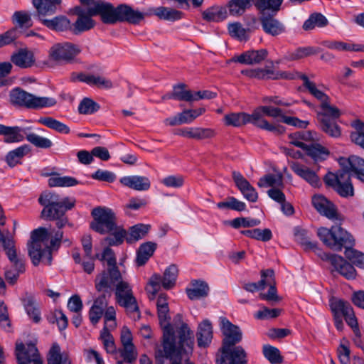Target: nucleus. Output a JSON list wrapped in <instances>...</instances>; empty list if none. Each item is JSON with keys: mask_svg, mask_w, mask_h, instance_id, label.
Listing matches in <instances>:
<instances>
[{"mask_svg": "<svg viewBox=\"0 0 364 364\" xmlns=\"http://www.w3.org/2000/svg\"><path fill=\"white\" fill-rule=\"evenodd\" d=\"M175 324L177 328L178 341L173 342L169 331L165 332L164 341L155 351L156 359L159 362L164 363L165 360H168L171 364H181L183 355H188L193 353V332L186 323L182 322L181 316H176Z\"/></svg>", "mask_w": 364, "mask_h": 364, "instance_id": "1", "label": "nucleus"}, {"mask_svg": "<svg viewBox=\"0 0 364 364\" xmlns=\"http://www.w3.org/2000/svg\"><path fill=\"white\" fill-rule=\"evenodd\" d=\"M339 164L342 169L336 173L326 174L325 183L332 186L343 197L353 196L354 189L350 181V171L354 173L358 179L364 181V159L353 155L349 158H341Z\"/></svg>", "mask_w": 364, "mask_h": 364, "instance_id": "2", "label": "nucleus"}, {"mask_svg": "<svg viewBox=\"0 0 364 364\" xmlns=\"http://www.w3.org/2000/svg\"><path fill=\"white\" fill-rule=\"evenodd\" d=\"M62 237V232L58 231L52 236L48 245L49 234L46 228H40L32 231L28 249L33 264L36 266L42 261L46 264H50L51 251L59 246Z\"/></svg>", "mask_w": 364, "mask_h": 364, "instance_id": "3", "label": "nucleus"}, {"mask_svg": "<svg viewBox=\"0 0 364 364\" xmlns=\"http://www.w3.org/2000/svg\"><path fill=\"white\" fill-rule=\"evenodd\" d=\"M38 201L44 206L41 212L42 218L50 220L64 215L67 210L75 206L76 202L73 198H64L59 200V196L52 193L41 194Z\"/></svg>", "mask_w": 364, "mask_h": 364, "instance_id": "4", "label": "nucleus"}, {"mask_svg": "<svg viewBox=\"0 0 364 364\" xmlns=\"http://www.w3.org/2000/svg\"><path fill=\"white\" fill-rule=\"evenodd\" d=\"M320 240L329 248L335 251H341L343 247H350L354 245L353 236L341 226H332L331 229L320 228L318 230Z\"/></svg>", "mask_w": 364, "mask_h": 364, "instance_id": "5", "label": "nucleus"}, {"mask_svg": "<svg viewBox=\"0 0 364 364\" xmlns=\"http://www.w3.org/2000/svg\"><path fill=\"white\" fill-rule=\"evenodd\" d=\"M10 100L14 105L33 109L50 107L57 103L53 97L36 96L20 88H15L11 91Z\"/></svg>", "mask_w": 364, "mask_h": 364, "instance_id": "6", "label": "nucleus"}, {"mask_svg": "<svg viewBox=\"0 0 364 364\" xmlns=\"http://www.w3.org/2000/svg\"><path fill=\"white\" fill-rule=\"evenodd\" d=\"M284 115L282 109L272 106H259L254 110L256 127L277 134H283L285 132V127L279 124L269 123L265 119L264 116L277 119L278 122H282Z\"/></svg>", "mask_w": 364, "mask_h": 364, "instance_id": "7", "label": "nucleus"}, {"mask_svg": "<svg viewBox=\"0 0 364 364\" xmlns=\"http://www.w3.org/2000/svg\"><path fill=\"white\" fill-rule=\"evenodd\" d=\"M320 108L321 111L317 112V119L323 131L333 137L339 136L341 130L334 121L341 116L339 109L331 104L330 99L320 105Z\"/></svg>", "mask_w": 364, "mask_h": 364, "instance_id": "8", "label": "nucleus"}, {"mask_svg": "<svg viewBox=\"0 0 364 364\" xmlns=\"http://www.w3.org/2000/svg\"><path fill=\"white\" fill-rule=\"evenodd\" d=\"M92 215L94 220L90 227L93 230L100 234H106L117 229L116 216L112 209L106 207H97L92 210Z\"/></svg>", "mask_w": 364, "mask_h": 364, "instance_id": "9", "label": "nucleus"}, {"mask_svg": "<svg viewBox=\"0 0 364 364\" xmlns=\"http://www.w3.org/2000/svg\"><path fill=\"white\" fill-rule=\"evenodd\" d=\"M116 302L124 308L128 314L139 312V308L136 297L134 295L130 284L123 280L118 282L114 289Z\"/></svg>", "mask_w": 364, "mask_h": 364, "instance_id": "10", "label": "nucleus"}, {"mask_svg": "<svg viewBox=\"0 0 364 364\" xmlns=\"http://www.w3.org/2000/svg\"><path fill=\"white\" fill-rule=\"evenodd\" d=\"M156 306L158 310V316L160 321V325L163 329V341H164V334L166 331H169L171 334V341L173 342L178 341L177 328L175 324V319L177 316H181V321L183 323L182 316L177 314L173 318V325L170 324L168 316L169 309L168 304V298L166 294H160L157 298Z\"/></svg>", "mask_w": 364, "mask_h": 364, "instance_id": "11", "label": "nucleus"}, {"mask_svg": "<svg viewBox=\"0 0 364 364\" xmlns=\"http://www.w3.org/2000/svg\"><path fill=\"white\" fill-rule=\"evenodd\" d=\"M78 45L70 42L54 44L49 50V60L57 62H70L81 52Z\"/></svg>", "mask_w": 364, "mask_h": 364, "instance_id": "12", "label": "nucleus"}, {"mask_svg": "<svg viewBox=\"0 0 364 364\" xmlns=\"http://www.w3.org/2000/svg\"><path fill=\"white\" fill-rule=\"evenodd\" d=\"M88 14L90 16L100 15L104 23L114 24L119 21V6L114 7L109 2L97 1L88 8Z\"/></svg>", "mask_w": 364, "mask_h": 364, "instance_id": "13", "label": "nucleus"}, {"mask_svg": "<svg viewBox=\"0 0 364 364\" xmlns=\"http://www.w3.org/2000/svg\"><path fill=\"white\" fill-rule=\"evenodd\" d=\"M320 257L328 262L331 266V271L336 272L347 279H353L356 277L354 267L348 262L341 256L335 254L323 252Z\"/></svg>", "mask_w": 364, "mask_h": 364, "instance_id": "14", "label": "nucleus"}, {"mask_svg": "<svg viewBox=\"0 0 364 364\" xmlns=\"http://www.w3.org/2000/svg\"><path fill=\"white\" fill-rule=\"evenodd\" d=\"M246 353L241 346H223L216 356V364H246Z\"/></svg>", "mask_w": 364, "mask_h": 364, "instance_id": "15", "label": "nucleus"}, {"mask_svg": "<svg viewBox=\"0 0 364 364\" xmlns=\"http://www.w3.org/2000/svg\"><path fill=\"white\" fill-rule=\"evenodd\" d=\"M15 353L18 363L43 364V360L34 343L30 342L24 344L21 341H16Z\"/></svg>", "mask_w": 364, "mask_h": 364, "instance_id": "16", "label": "nucleus"}, {"mask_svg": "<svg viewBox=\"0 0 364 364\" xmlns=\"http://www.w3.org/2000/svg\"><path fill=\"white\" fill-rule=\"evenodd\" d=\"M122 281V276L118 267L108 268L99 274L95 279V287L98 291H105L117 287L118 282Z\"/></svg>", "mask_w": 364, "mask_h": 364, "instance_id": "17", "label": "nucleus"}, {"mask_svg": "<svg viewBox=\"0 0 364 364\" xmlns=\"http://www.w3.org/2000/svg\"><path fill=\"white\" fill-rule=\"evenodd\" d=\"M330 306L333 314H342L347 323L354 330H358L357 319L349 303L341 299H333Z\"/></svg>", "mask_w": 364, "mask_h": 364, "instance_id": "18", "label": "nucleus"}, {"mask_svg": "<svg viewBox=\"0 0 364 364\" xmlns=\"http://www.w3.org/2000/svg\"><path fill=\"white\" fill-rule=\"evenodd\" d=\"M0 240H2L4 250L13 268H18V271H24L23 257L18 252L14 240L11 237L3 238L1 235Z\"/></svg>", "mask_w": 364, "mask_h": 364, "instance_id": "19", "label": "nucleus"}, {"mask_svg": "<svg viewBox=\"0 0 364 364\" xmlns=\"http://www.w3.org/2000/svg\"><path fill=\"white\" fill-rule=\"evenodd\" d=\"M290 168L295 174L304 180L311 186L317 188L321 186V181L320 178L318 176L316 171L307 166L298 162H291L290 164Z\"/></svg>", "mask_w": 364, "mask_h": 364, "instance_id": "20", "label": "nucleus"}, {"mask_svg": "<svg viewBox=\"0 0 364 364\" xmlns=\"http://www.w3.org/2000/svg\"><path fill=\"white\" fill-rule=\"evenodd\" d=\"M220 327L225 336L223 340V346H235L239 343L242 339V332L240 328L231 323L226 318L221 317Z\"/></svg>", "mask_w": 364, "mask_h": 364, "instance_id": "21", "label": "nucleus"}, {"mask_svg": "<svg viewBox=\"0 0 364 364\" xmlns=\"http://www.w3.org/2000/svg\"><path fill=\"white\" fill-rule=\"evenodd\" d=\"M312 204L315 209L321 215L330 220H340L335 205L321 195H316L312 198Z\"/></svg>", "mask_w": 364, "mask_h": 364, "instance_id": "22", "label": "nucleus"}, {"mask_svg": "<svg viewBox=\"0 0 364 364\" xmlns=\"http://www.w3.org/2000/svg\"><path fill=\"white\" fill-rule=\"evenodd\" d=\"M254 118V111L252 114L244 112H230L224 115L223 121L228 127H240L249 123L256 127V121Z\"/></svg>", "mask_w": 364, "mask_h": 364, "instance_id": "23", "label": "nucleus"}, {"mask_svg": "<svg viewBox=\"0 0 364 364\" xmlns=\"http://www.w3.org/2000/svg\"><path fill=\"white\" fill-rule=\"evenodd\" d=\"M232 178L244 198L250 202H256L258 198L257 192L248 181L237 171L232 172Z\"/></svg>", "mask_w": 364, "mask_h": 364, "instance_id": "24", "label": "nucleus"}, {"mask_svg": "<svg viewBox=\"0 0 364 364\" xmlns=\"http://www.w3.org/2000/svg\"><path fill=\"white\" fill-rule=\"evenodd\" d=\"M30 129L31 127H8L0 124V135L4 136V141L6 143L21 142L25 139L26 133Z\"/></svg>", "mask_w": 364, "mask_h": 364, "instance_id": "25", "label": "nucleus"}, {"mask_svg": "<svg viewBox=\"0 0 364 364\" xmlns=\"http://www.w3.org/2000/svg\"><path fill=\"white\" fill-rule=\"evenodd\" d=\"M119 182L124 186L137 191H146L151 187V182L148 177L138 175L122 177Z\"/></svg>", "mask_w": 364, "mask_h": 364, "instance_id": "26", "label": "nucleus"}, {"mask_svg": "<svg viewBox=\"0 0 364 364\" xmlns=\"http://www.w3.org/2000/svg\"><path fill=\"white\" fill-rule=\"evenodd\" d=\"M75 79L100 89L109 90L114 87V83L111 80L101 75L79 73Z\"/></svg>", "mask_w": 364, "mask_h": 364, "instance_id": "27", "label": "nucleus"}, {"mask_svg": "<svg viewBox=\"0 0 364 364\" xmlns=\"http://www.w3.org/2000/svg\"><path fill=\"white\" fill-rule=\"evenodd\" d=\"M196 337L199 347L206 348L210 345L213 337V330L212 323L208 319H204L198 324Z\"/></svg>", "mask_w": 364, "mask_h": 364, "instance_id": "28", "label": "nucleus"}, {"mask_svg": "<svg viewBox=\"0 0 364 364\" xmlns=\"http://www.w3.org/2000/svg\"><path fill=\"white\" fill-rule=\"evenodd\" d=\"M176 134L183 137L198 140L212 138L215 135L213 129L202 127H186L178 130Z\"/></svg>", "mask_w": 364, "mask_h": 364, "instance_id": "29", "label": "nucleus"}, {"mask_svg": "<svg viewBox=\"0 0 364 364\" xmlns=\"http://www.w3.org/2000/svg\"><path fill=\"white\" fill-rule=\"evenodd\" d=\"M119 21L118 22H128L132 24H137L144 18V14L138 10H134L127 4L119 6Z\"/></svg>", "mask_w": 364, "mask_h": 364, "instance_id": "30", "label": "nucleus"}, {"mask_svg": "<svg viewBox=\"0 0 364 364\" xmlns=\"http://www.w3.org/2000/svg\"><path fill=\"white\" fill-rule=\"evenodd\" d=\"M267 55V51L265 49L248 50L235 57L232 60L247 65L257 64L263 61Z\"/></svg>", "mask_w": 364, "mask_h": 364, "instance_id": "31", "label": "nucleus"}, {"mask_svg": "<svg viewBox=\"0 0 364 364\" xmlns=\"http://www.w3.org/2000/svg\"><path fill=\"white\" fill-rule=\"evenodd\" d=\"M260 21L264 31L271 36H275L280 35L285 31L284 26L272 16H267L262 14L260 17Z\"/></svg>", "mask_w": 364, "mask_h": 364, "instance_id": "32", "label": "nucleus"}, {"mask_svg": "<svg viewBox=\"0 0 364 364\" xmlns=\"http://www.w3.org/2000/svg\"><path fill=\"white\" fill-rule=\"evenodd\" d=\"M76 14H77V19L73 24V32L75 33H81L92 28L95 26V21L92 19L91 16L87 11L85 14V11L81 9H76Z\"/></svg>", "mask_w": 364, "mask_h": 364, "instance_id": "33", "label": "nucleus"}, {"mask_svg": "<svg viewBox=\"0 0 364 364\" xmlns=\"http://www.w3.org/2000/svg\"><path fill=\"white\" fill-rule=\"evenodd\" d=\"M149 14H154L160 19L170 21L179 20L183 16V13L181 11L164 6L150 9Z\"/></svg>", "mask_w": 364, "mask_h": 364, "instance_id": "34", "label": "nucleus"}, {"mask_svg": "<svg viewBox=\"0 0 364 364\" xmlns=\"http://www.w3.org/2000/svg\"><path fill=\"white\" fill-rule=\"evenodd\" d=\"M324 46L331 50L337 51H355V52H364V45L353 43L350 42H344L339 41H325Z\"/></svg>", "mask_w": 364, "mask_h": 364, "instance_id": "35", "label": "nucleus"}, {"mask_svg": "<svg viewBox=\"0 0 364 364\" xmlns=\"http://www.w3.org/2000/svg\"><path fill=\"white\" fill-rule=\"evenodd\" d=\"M188 297L191 300L205 298L208 295L209 287L203 281H194L190 288L186 289Z\"/></svg>", "mask_w": 364, "mask_h": 364, "instance_id": "36", "label": "nucleus"}, {"mask_svg": "<svg viewBox=\"0 0 364 364\" xmlns=\"http://www.w3.org/2000/svg\"><path fill=\"white\" fill-rule=\"evenodd\" d=\"M107 305V302L105 296H101L95 300L89 311V318L93 325L100 321Z\"/></svg>", "mask_w": 364, "mask_h": 364, "instance_id": "37", "label": "nucleus"}, {"mask_svg": "<svg viewBox=\"0 0 364 364\" xmlns=\"http://www.w3.org/2000/svg\"><path fill=\"white\" fill-rule=\"evenodd\" d=\"M263 275L265 276L266 287H269V291L267 294L261 293L259 294V297L262 299L267 301L276 300L277 296V289L275 287L274 271L271 269L263 270Z\"/></svg>", "mask_w": 364, "mask_h": 364, "instance_id": "38", "label": "nucleus"}, {"mask_svg": "<svg viewBox=\"0 0 364 364\" xmlns=\"http://www.w3.org/2000/svg\"><path fill=\"white\" fill-rule=\"evenodd\" d=\"M31 151L28 145L24 144L10 151L6 156L5 160L10 167H14L21 163V160Z\"/></svg>", "mask_w": 364, "mask_h": 364, "instance_id": "39", "label": "nucleus"}, {"mask_svg": "<svg viewBox=\"0 0 364 364\" xmlns=\"http://www.w3.org/2000/svg\"><path fill=\"white\" fill-rule=\"evenodd\" d=\"M301 79L303 80L304 86L309 92L319 102L320 105H323V103L330 99V97L321 90L315 82L311 81L307 76L302 75H301Z\"/></svg>", "mask_w": 364, "mask_h": 364, "instance_id": "40", "label": "nucleus"}, {"mask_svg": "<svg viewBox=\"0 0 364 364\" xmlns=\"http://www.w3.org/2000/svg\"><path fill=\"white\" fill-rule=\"evenodd\" d=\"M48 364H70L68 355L60 350L58 344L53 343L48 355Z\"/></svg>", "mask_w": 364, "mask_h": 364, "instance_id": "41", "label": "nucleus"}, {"mask_svg": "<svg viewBox=\"0 0 364 364\" xmlns=\"http://www.w3.org/2000/svg\"><path fill=\"white\" fill-rule=\"evenodd\" d=\"M156 247V245L151 242L142 244L138 251L136 258V262L138 266L144 265L149 258L153 255Z\"/></svg>", "mask_w": 364, "mask_h": 364, "instance_id": "42", "label": "nucleus"}, {"mask_svg": "<svg viewBox=\"0 0 364 364\" xmlns=\"http://www.w3.org/2000/svg\"><path fill=\"white\" fill-rule=\"evenodd\" d=\"M42 23L50 29L63 31L71 27L70 21L65 16H56L53 19L41 18Z\"/></svg>", "mask_w": 364, "mask_h": 364, "instance_id": "43", "label": "nucleus"}, {"mask_svg": "<svg viewBox=\"0 0 364 364\" xmlns=\"http://www.w3.org/2000/svg\"><path fill=\"white\" fill-rule=\"evenodd\" d=\"M11 61L20 68L31 67L34 63L33 54L31 51L21 50L12 55Z\"/></svg>", "mask_w": 364, "mask_h": 364, "instance_id": "44", "label": "nucleus"}, {"mask_svg": "<svg viewBox=\"0 0 364 364\" xmlns=\"http://www.w3.org/2000/svg\"><path fill=\"white\" fill-rule=\"evenodd\" d=\"M33 4L38 11V17L41 18L46 15L53 14L55 11L56 4L51 1V0H33Z\"/></svg>", "mask_w": 364, "mask_h": 364, "instance_id": "45", "label": "nucleus"}, {"mask_svg": "<svg viewBox=\"0 0 364 364\" xmlns=\"http://www.w3.org/2000/svg\"><path fill=\"white\" fill-rule=\"evenodd\" d=\"M178 267L175 264L169 265L164 271L161 277L162 287L165 289H170L173 288L176 282L178 277Z\"/></svg>", "mask_w": 364, "mask_h": 364, "instance_id": "46", "label": "nucleus"}, {"mask_svg": "<svg viewBox=\"0 0 364 364\" xmlns=\"http://www.w3.org/2000/svg\"><path fill=\"white\" fill-rule=\"evenodd\" d=\"M203 18L208 21L218 22L228 16L227 9L225 7H211L202 14Z\"/></svg>", "mask_w": 364, "mask_h": 364, "instance_id": "47", "label": "nucleus"}, {"mask_svg": "<svg viewBox=\"0 0 364 364\" xmlns=\"http://www.w3.org/2000/svg\"><path fill=\"white\" fill-rule=\"evenodd\" d=\"M252 1V0H230L228 4L230 15L234 16L242 15L251 6Z\"/></svg>", "mask_w": 364, "mask_h": 364, "instance_id": "48", "label": "nucleus"}, {"mask_svg": "<svg viewBox=\"0 0 364 364\" xmlns=\"http://www.w3.org/2000/svg\"><path fill=\"white\" fill-rule=\"evenodd\" d=\"M73 258L76 264H80L83 270L87 273L91 274L95 269V259H96V255L94 256L91 255V257H84L82 258L78 251L75 250L73 252Z\"/></svg>", "mask_w": 364, "mask_h": 364, "instance_id": "49", "label": "nucleus"}, {"mask_svg": "<svg viewBox=\"0 0 364 364\" xmlns=\"http://www.w3.org/2000/svg\"><path fill=\"white\" fill-rule=\"evenodd\" d=\"M162 287L161 276L159 274H154L149 278L145 290L148 294L150 300L155 299L156 294L159 291Z\"/></svg>", "mask_w": 364, "mask_h": 364, "instance_id": "50", "label": "nucleus"}, {"mask_svg": "<svg viewBox=\"0 0 364 364\" xmlns=\"http://www.w3.org/2000/svg\"><path fill=\"white\" fill-rule=\"evenodd\" d=\"M150 225L144 224H137L132 227L126 237L127 242L132 243L143 238L148 233Z\"/></svg>", "mask_w": 364, "mask_h": 364, "instance_id": "51", "label": "nucleus"}, {"mask_svg": "<svg viewBox=\"0 0 364 364\" xmlns=\"http://www.w3.org/2000/svg\"><path fill=\"white\" fill-rule=\"evenodd\" d=\"M50 187H70L77 184V181L71 176H60L53 175L48 181Z\"/></svg>", "mask_w": 364, "mask_h": 364, "instance_id": "52", "label": "nucleus"}, {"mask_svg": "<svg viewBox=\"0 0 364 364\" xmlns=\"http://www.w3.org/2000/svg\"><path fill=\"white\" fill-rule=\"evenodd\" d=\"M109 330V328H107V326H104L100 331V339L102 342L104 348L107 353H115L117 348Z\"/></svg>", "mask_w": 364, "mask_h": 364, "instance_id": "53", "label": "nucleus"}, {"mask_svg": "<svg viewBox=\"0 0 364 364\" xmlns=\"http://www.w3.org/2000/svg\"><path fill=\"white\" fill-rule=\"evenodd\" d=\"M327 24L328 20L323 15L321 14H314L304 23L303 28L306 31H309L316 27H324Z\"/></svg>", "mask_w": 364, "mask_h": 364, "instance_id": "54", "label": "nucleus"}, {"mask_svg": "<svg viewBox=\"0 0 364 364\" xmlns=\"http://www.w3.org/2000/svg\"><path fill=\"white\" fill-rule=\"evenodd\" d=\"M257 185L259 187H281L283 186V176L281 173L267 174L260 178Z\"/></svg>", "mask_w": 364, "mask_h": 364, "instance_id": "55", "label": "nucleus"}, {"mask_svg": "<svg viewBox=\"0 0 364 364\" xmlns=\"http://www.w3.org/2000/svg\"><path fill=\"white\" fill-rule=\"evenodd\" d=\"M38 122L40 124H43L48 128L54 129L60 133L68 134L70 132V129L66 124L60 122L58 120H56L54 118L50 117H41Z\"/></svg>", "mask_w": 364, "mask_h": 364, "instance_id": "56", "label": "nucleus"}, {"mask_svg": "<svg viewBox=\"0 0 364 364\" xmlns=\"http://www.w3.org/2000/svg\"><path fill=\"white\" fill-rule=\"evenodd\" d=\"M26 138L28 142L34 146L41 149H48L53 146V142L50 139L39 136L33 132L26 133Z\"/></svg>", "mask_w": 364, "mask_h": 364, "instance_id": "57", "label": "nucleus"}, {"mask_svg": "<svg viewBox=\"0 0 364 364\" xmlns=\"http://www.w3.org/2000/svg\"><path fill=\"white\" fill-rule=\"evenodd\" d=\"M309 156L314 161H321L326 159L329 155V151L320 144L308 145L305 149Z\"/></svg>", "mask_w": 364, "mask_h": 364, "instance_id": "58", "label": "nucleus"}, {"mask_svg": "<svg viewBox=\"0 0 364 364\" xmlns=\"http://www.w3.org/2000/svg\"><path fill=\"white\" fill-rule=\"evenodd\" d=\"M219 209H230L236 211H243L246 208L244 202L237 200L234 197H228L225 200L217 203Z\"/></svg>", "mask_w": 364, "mask_h": 364, "instance_id": "59", "label": "nucleus"}, {"mask_svg": "<svg viewBox=\"0 0 364 364\" xmlns=\"http://www.w3.org/2000/svg\"><path fill=\"white\" fill-rule=\"evenodd\" d=\"M171 96L173 99L186 102H193V92L186 90L184 84H179L173 87Z\"/></svg>", "mask_w": 364, "mask_h": 364, "instance_id": "60", "label": "nucleus"}, {"mask_svg": "<svg viewBox=\"0 0 364 364\" xmlns=\"http://www.w3.org/2000/svg\"><path fill=\"white\" fill-rule=\"evenodd\" d=\"M315 53L316 50L313 47H301L289 52L285 58L289 60H297Z\"/></svg>", "mask_w": 364, "mask_h": 364, "instance_id": "61", "label": "nucleus"}, {"mask_svg": "<svg viewBox=\"0 0 364 364\" xmlns=\"http://www.w3.org/2000/svg\"><path fill=\"white\" fill-rule=\"evenodd\" d=\"M263 354L271 364H278L282 362V357L278 348L270 345L263 346Z\"/></svg>", "mask_w": 364, "mask_h": 364, "instance_id": "62", "label": "nucleus"}, {"mask_svg": "<svg viewBox=\"0 0 364 364\" xmlns=\"http://www.w3.org/2000/svg\"><path fill=\"white\" fill-rule=\"evenodd\" d=\"M354 127L355 131L350 134L351 141L364 149V122L358 121Z\"/></svg>", "mask_w": 364, "mask_h": 364, "instance_id": "63", "label": "nucleus"}, {"mask_svg": "<svg viewBox=\"0 0 364 364\" xmlns=\"http://www.w3.org/2000/svg\"><path fill=\"white\" fill-rule=\"evenodd\" d=\"M345 255L355 265L364 269V254L350 247L345 250Z\"/></svg>", "mask_w": 364, "mask_h": 364, "instance_id": "64", "label": "nucleus"}]
</instances>
